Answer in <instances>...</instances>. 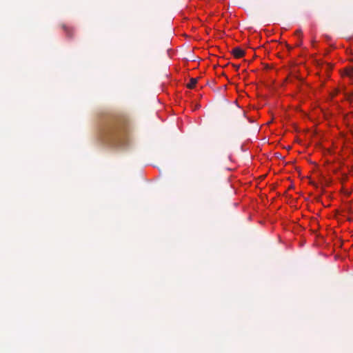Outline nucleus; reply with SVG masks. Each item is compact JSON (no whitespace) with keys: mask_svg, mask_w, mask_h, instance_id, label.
I'll use <instances>...</instances> for the list:
<instances>
[{"mask_svg":"<svg viewBox=\"0 0 353 353\" xmlns=\"http://www.w3.org/2000/svg\"><path fill=\"white\" fill-rule=\"evenodd\" d=\"M105 134L112 144L119 146L123 144L124 141L125 130L123 127L119 124H111L105 129Z\"/></svg>","mask_w":353,"mask_h":353,"instance_id":"1","label":"nucleus"},{"mask_svg":"<svg viewBox=\"0 0 353 353\" xmlns=\"http://www.w3.org/2000/svg\"><path fill=\"white\" fill-rule=\"evenodd\" d=\"M232 54L234 57L241 58L245 55V51L240 48L236 47L232 50Z\"/></svg>","mask_w":353,"mask_h":353,"instance_id":"2","label":"nucleus"},{"mask_svg":"<svg viewBox=\"0 0 353 353\" xmlns=\"http://www.w3.org/2000/svg\"><path fill=\"white\" fill-rule=\"evenodd\" d=\"M62 28L64 30V32H66V34L68 37L71 38L73 37V30L71 28L65 25H62Z\"/></svg>","mask_w":353,"mask_h":353,"instance_id":"3","label":"nucleus"},{"mask_svg":"<svg viewBox=\"0 0 353 353\" xmlns=\"http://www.w3.org/2000/svg\"><path fill=\"white\" fill-rule=\"evenodd\" d=\"M197 83V79H190V83L188 84V88L190 89H192L195 87Z\"/></svg>","mask_w":353,"mask_h":353,"instance_id":"4","label":"nucleus"},{"mask_svg":"<svg viewBox=\"0 0 353 353\" xmlns=\"http://www.w3.org/2000/svg\"><path fill=\"white\" fill-rule=\"evenodd\" d=\"M295 34L300 37L301 35V30H296L295 32Z\"/></svg>","mask_w":353,"mask_h":353,"instance_id":"5","label":"nucleus"}]
</instances>
